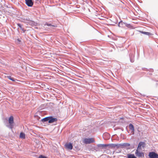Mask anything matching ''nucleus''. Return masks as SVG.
<instances>
[{
	"label": "nucleus",
	"instance_id": "obj_14",
	"mask_svg": "<svg viewBox=\"0 0 158 158\" xmlns=\"http://www.w3.org/2000/svg\"><path fill=\"white\" fill-rule=\"evenodd\" d=\"M139 32L142 34H144L147 35H151V34L148 32H144L143 31H140Z\"/></svg>",
	"mask_w": 158,
	"mask_h": 158
},
{
	"label": "nucleus",
	"instance_id": "obj_16",
	"mask_svg": "<svg viewBox=\"0 0 158 158\" xmlns=\"http://www.w3.org/2000/svg\"><path fill=\"white\" fill-rule=\"evenodd\" d=\"M17 25L20 28L21 30L23 31V32H24L25 31V30H24L23 28L22 27L21 25L19 23H18Z\"/></svg>",
	"mask_w": 158,
	"mask_h": 158
},
{
	"label": "nucleus",
	"instance_id": "obj_4",
	"mask_svg": "<svg viewBox=\"0 0 158 158\" xmlns=\"http://www.w3.org/2000/svg\"><path fill=\"white\" fill-rule=\"evenodd\" d=\"M149 156L150 158H158V154L154 152H150Z\"/></svg>",
	"mask_w": 158,
	"mask_h": 158
},
{
	"label": "nucleus",
	"instance_id": "obj_6",
	"mask_svg": "<svg viewBox=\"0 0 158 158\" xmlns=\"http://www.w3.org/2000/svg\"><path fill=\"white\" fill-rule=\"evenodd\" d=\"M26 3L27 5L29 7H31L33 4V2L32 0H25Z\"/></svg>",
	"mask_w": 158,
	"mask_h": 158
},
{
	"label": "nucleus",
	"instance_id": "obj_8",
	"mask_svg": "<svg viewBox=\"0 0 158 158\" xmlns=\"http://www.w3.org/2000/svg\"><path fill=\"white\" fill-rule=\"evenodd\" d=\"M49 120L48 123H53L57 121V119L56 118H53L52 117H49Z\"/></svg>",
	"mask_w": 158,
	"mask_h": 158
},
{
	"label": "nucleus",
	"instance_id": "obj_21",
	"mask_svg": "<svg viewBox=\"0 0 158 158\" xmlns=\"http://www.w3.org/2000/svg\"><path fill=\"white\" fill-rule=\"evenodd\" d=\"M106 135H108V136H109V135L108 134H106Z\"/></svg>",
	"mask_w": 158,
	"mask_h": 158
},
{
	"label": "nucleus",
	"instance_id": "obj_11",
	"mask_svg": "<svg viewBox=\"0 0 158 158\" xmlns=\"http://www.w3.org/2000/svg\"><path fill=\"white\" fill-rule=\"evenodd\" d=\"M19 137L20 138L24 139L25 138V134L23 132H21L20 133Z\"/></svg>",
	"mask_w": 158,
	"mask_h": 158
},
{
	"label": "nucleus",
	"instance_id": "obj_2",
	"mask_svg": "<svg viewBox=\"0 0 158 158\" xmlns=\"http://www.w3.org/2000/svg\"><path fill=\"white\" fill-rule=\"evenodd\" d=\"M141 150L136 149L135 154L138 157H144V154L143 152H141Z\"/></svg>",
	"mask_w": 158,
	"mask_h": 158
},
{
	"label": "nucleus",
	"instance_id": "obj_3",
	"mask_svg": "<svg viewBox=\"0 0 158 158\" xmlns=\"http://www.w3.org/2000/svg\"><path fill=\"white\" fill-rule=\"evenodd\" d=\"M8 122L10 124V128L12 129L13 127V123H14V118L12 116H11L8 119Z\"/></svg>",
	"mask_w": 158,
	"mask_h": 158
},
{
	"label": "nucleus",
	"instance_id": "obj_17",
	"mask_svg": "<svg viewBox=\"0 0 158 158\" xmlns=\"http://www.w3.org/2000/svg\"><path fill=\"white\" fill-rule=\"evenodd\" d=\"M7 77L10 80L13 81H15V80L13 78L11 77L10 76H7Z\"/></svg>",
	"mask_w": 158,
	"mask_h": 158
},
{
	"label": "nucleus",
	"instance_id": "obj_13",
	"mask_svg": "<svg viewBox=\"0 0 158 158\" xmlns=\"http://www.w3.org/2000/svg\"><path fill=\"white\" fill-rule=\"evenodd\" d=\"M29 24L32 26H33L34 25H35L37 24V23H35L33 21H30L29 22Z\"/></svg>",
	"mask_w": 158,
	"mask_h": 158
},
{
	"label": "nucleus",
	"instance_id": "obj_7",
	"mask_svg": "<svg viewBox=\"0 0 158 158\" xmlns=\"http://www.w3.org/2000/svg\"><path fill=\"white\" fill-rule=\"evenodd\" d=\"M65 146L66 148L69 150H72L73 148L72 144L71 143L65 144Z\"/></svg>",
	"mask_w": 158,
	"mask_h": 158
},
{
	"label": "nucleus",
	"instance_id": "obj_19",
	"mask_svg": "<svg viewBox=\"0 0 158 158\" xmlns=\"http://www.w3.org/2000/svg\"><path fill=\"white\" fill-rule=\"evenodd\" d=\"M47 25L48 26H52L51 25V24H48V23H46L45 24V25Z\"/></svg>",
	"mask_w": 158,
	"mask_h": 158
},
{
	"label": "nucleus",
	"instance_id": "obj_1",
	"mask_svg": "<svg viewBox=\"0 0 158 158\" xmlns=\"http://www.w3.org/2000/svg\"><path fill=\"white\" fill-rule=\"evenodd\" d=\"M94 142V139L93 138H85L83 140V142L86 144H89Z\"/></svg>",
	"mask_w": 158,
	"mask_h": 158
},
{
	"label": "nucleus",
	"instance_id": "obj_22",
	"mask_svg": "<svg viewBox=\"0 0 158 158\" xmlns=\"http://www.w3.org/2000/svg\"><path fill=\"white\" fill-rule=\"evenodd\" d=\"M36 0V1H39V0Z\"/></svg>",
	"mask_w": 158,
	"mask_h": 158
},
{
	"label": "nucleus",
	"instance_id": "obj_15",
	"mask_svg": "<svg viewBox=\"0 0 158 158\" xmlns=\"http://www.w3.org/2000/svg\"><path fill=\"white\" fill-rule=\"evenodd\" d=\"M49 117H48L44 118L42 120V121L44 122H46L48 121H49Z\"/></svg>",
	"mask_w": 158,
	"mask_h": 158
},
{
	"label": "nucleus",
	"instance_id": "obj_20",
	"mask_svg": "<svg viewBox=\"0 0 158 158\" xmlns=\"http://www.w3.org/2000/svg\"><path fill=\"white\" fill-rule=\"evenodd\" d=\"M125 145L126 146H130V144L129 143H126L125 144Z\"/></svg>",
	"mask_w": 158,
	"mask_h": 158
},
{
	"label": "nucleus",
	"instance_id": "obj_12",
	"mask_svg": "<svg viewBox=\"0 0 158 158\" xmlns=\"http://www.w3.org/2000/svg\"><path fill=\"white\" fill-rule=\"evenodd\" d=\"M127 158H136L134 154H128L127 155Z\"/></svg>",
	"mask_w": 158,
	"mask_h": 158
},
{
	"label": "nucleus",
	"instance_id": "obj_5",
	"mask_svg": "<svg viewBox=\"0 0 158 158\" xmlns=\"http://www.w3.org/2000/svg\"><path fill=\"white\" fill-rule=\"evenodd\" d=\"M145 143L144 142H140L139 143L138 147L137 148V149L141 150L142 149V148H144L145 147Z\"/></svg>",
	"mask_w": 158,
	"mask_h": 158
},
{
	"label": "nucleus",
	"instance_id": "obj_9",
	"mask_svg": "<svg viewBox=\"0 0 158 158\" xmlns=\"http://www.w3.org/2000/svg\"><path fill=\"white\" fill-rule=\"evenodd\" d=\"M109 145V144H98L97 146L98 148H105L106 147L108 146Z\"/></svg>",
	"mask_w": 158,
	"mask_h": 158
},
{
	"label": "nucleus",
	"instance_id": "obj_18",
	"mask_svg": "<svg viewBox=\"0 0 158 158\" xmlns=\"http://www.w3.org/2000/svg\"><path fill=\"white\" fill-rule=\"evenodd\" d=\"M39 158H47L45 156H44L43 155H40V156Z\"/></svg>",
	"mask_w": 158,
	"mask_h": 158
},
{
	"label": "nucleus",
	"instance_id": "obj_10",
	"mask_svg": "<svg viewBox=\"0 0 158 158\" xmlns=\"http://www.w3.org/2000/svg\"><path fill=\"white\" fill-rule=\"evenodd\" d=\"M129 127L130 129L132 130V131L133 132V134L134 131V126L132 124H130L129 125Z\"/></svg>",
	"mask_w": 158,
	"mask_h": 158
}]
</instances>
